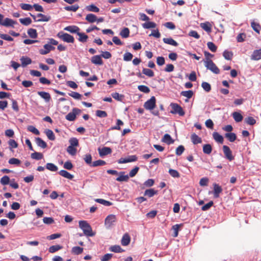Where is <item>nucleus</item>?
Wrapping results in <instances>:
<instances>
[{
  "mask_svg": "<svg viewBox=\"0 0 261 261\" xmlns=\"http://www.w3.org/2000/svg\"><path fill=\"white\" fill-rule=\"evenodd\" d=\"M79 227L83 231L85 236L88 237H93L95 235V233L92 231V227L86 221H80Z\"/></svg>",
  "mask_w": 261,
  "mask_h": 261,
  "instance_id": "nucleus-1",
  "label": "nucleus"
},
{
  "mask_svg": "<svg viewBox=\"0 0 261 261\" xmlns=\"http://www.w3.org/2000/svg\"><path fill=\"white\" fill-rule=\"evenodd\" d=\"M57 36L63 41L67 43H73L74 41V37L72 36L63 32H59Z\"/></svg>",
  "mask_w": 261,
  "mask_h": 261,
  "instance_id": "nucleus-2",
  "label": "nucleus"
},
{
  "mask_svg": "<svg viewBox=\"0 0 261 261\" xmlns=\"http://www.w3.org/2000/svg\"><path fill=\"white\" fill-rule=\"evenodd\" d=\"M116 221V217L114 215H108L105 221V225L106 227L108 229L110 228L112 226L114 225V223Z\"/></svg>",
  "mask_w": 261,
  "mask_h": 261,
  "instance_id": "nucleus-3",
  "label": "nucleus"
},
{
  "mask_svg": "<svg viewBox=\"0 0 261 261\" xmlns=\"http://www.w3.org/2000/svg\"><path fill=\"white\" fill-rule=\"evenodd\" d=\"M170 106L172 108L171 113L172 114H178L179 116H184L185 112L182 108L178 104L175 103H171Z\"/></svg>",
  "mask_w": 261,
  "mask_h": 261,
  "instance_id": "nucleus-4",
  "label": "nucleus"
},
{
  "mask_svg": "<svg viewBox=\"0 0 261 261\" xmlns=\"http://www.w3.org/2000/svg\"><path fill=\"white\" fill-rule=\"evenodd\" d=\"M205 67L215 74H219L220 70L213 61H209L204 63Z\"/></svg>",
  "mask_w": 261,
  "mask_h": 261,
  "instance_id": "nucleus-5",
  "label": "nucleus"
},
{
  "mask_svg": "<svg viewBox=\"0 0 261 261\" xmlns=\"http://www.w3.org/2000/svg\"><path fill=\"white\" fill-rule=\"evenodd\" d=\"M156 99L154 96H152L147 100L144 105V107L148 110H152L156 106Z\"/></svg>",
  "mask_w": 261,
  "mask_h": 261,
  "instance_id": "nucleus-6",
  "label": "nucleus"
},
{
  "mask_svg": "<svg viewBox=\"0 0 261 261\" xmlns=\"http://www.w3.org/2000/svg\"><path fill=\"white\" fill-rule=\"evenodd\" d=\"M222 149L226 159L229 161H231L234 160V156L232 155V151L228 146L223 145Z\"/></svg>",
  "mask_w": 261,
  "mask_h": 261,
  "instance_id": "nucleus-7",
  "label": "nucleus"
},
{
  "mask_svg": "<svg viewBox=\"0 0 261 261\" xmlns=\"http://www.w3.org/2000/svg\"><path fill=\"white\" fill-rule=\"evenodd\" d=\"M99 154L100 156H103L111 153L112 149L108 147H103L102 148L98 149Z\"/></svg>",
  "mask_w": 261,
  "mask_h": 261,
  "instance_id": "nucleus-8",
  "label": "nucleus"
},
{
  "mask_svg": "<svg viewBox=\"0 0 261 261\" xmlns=\"http://www.w3.org/2000/svg\"><path fill=\"white\" fill-rule=\"evenodd\" d=\"M91 62L97 65H101L103 64V61L101 59L100 55H95L93 56L91 59Z\"/></svg>",
  "mask_w": 261,
  "mask_h": 261,
  "instance_id": "nucleus-9",
  "label": "nucleus"
},
{
  "mask_svg": "<svg viewBox=\"0 0 261 261\" xmlns=\"http://www.w3.org/2000/svg\"><path fill=\"white\" fill-rule=\"evenodd\" d=\"M214 186V196L215 198H218L219 194L222 192V189L219 185L215 183Z\"/></svg>",
  "mask_w": 261,
  "mask_h": 261,
  "instance_id": "nucleus-10",
  "label": "nucleus"
},
{
  "mask_svg": "<svg viewBox=\"0 0 261 261\" xmlns=\"http://www.w3.org/2000/svg\"><path fill=\"white\" fill-rule=\"evenodd\" d=\"M16 24H17V22L16 21L9 18H6L4 20L3 26L14 28V25Z\"/></svg>",
  "mask_w": 261,
  "mask_h": 261,
  "instance_id": "nucleus-11",
  "label": "nucleus"
},
{
  "mask_svg": "<svg viewBox=\"0 0 261 261\" xmlns=\"http://www.w3.org/2000/svg\"><path fill=\"white\" fill-rule=\"evenodd\" d=\"M37 94L43 99L45 101L48 102L51 99L50 95L49 93L44 91H38Z\"/></svg>",
  "mask_w": 261,
  "mask_h": 261,
  "instance_id": "nucleus-12",
  "label": "nucleus"
},
{
  "mask_svg": "<svg viewBox=\"0 0 261 261\" xmlns=\"http://www.w3.org/2000/svg\"><path fill=\"white\" fill-rule=\"evenodd\" d=\"M20 60L21 61V65L22 67H25L27 65L31 64L32 60L26 56H22L20 58Z\"/></svg>",
  "mask_w": 261,
  "mask_h": 261,
  "instance_id": "nucleus-13",
  "label": "nucleus"
},
{
  "mask_svg": "<svg viewBox=\"0 0 261 261\" xmlns=\"http://www.w3.org/2000/svg\"><path fill=\"white\" fill-rule=\"evenodd\" d=\"M64 30L71 33H76L77 35L80 31V29L76 25L67 26L65 27Z\"/></svg>",
  "mask_w": 261,
  "mask_h": 261,
  "instance_id": "nucleus-14",
  "label": "nucleus"
},
{
  "mask_svg": "<svg viewBox=\"0 0 261 261\" xmlns=\"http://www.w3.org/2000/svg\"><path fill=\"white\" fill-rule=\"evenodd\" d=\"M251 59L252 60H258L261 59V48L253 51L251 56Z\"/></svg>",
  "mask_w": 261,
  "mask_h": 261,
  "instance_id": "nucleus-15",
  "label": "nucleus"
},
{
  "mask_svg": "<svg viewBox=\"0 0 261 261\" xmlns=\"http://www.w3.org/2000/svg\"><path fill=\"white\" fill-rule=\"evenodd\" d=\"M130 241V238L129 236L127 233H125L122 237L121 243L122 245L127 246L129 244Z\"/></svg>",
  "mask_w": 261,
  "mask_h": 261,
  "instance_id": "nucleus-16",
  "label": "nucleus"
},
{
  "mask_svg": "<svg viewBox=\"0 0 261 261\" xmlns=\"http://www.w3.org/2000/svg\"><path fill=\"white\" fill-rule=\"evenodd\" d=\"M191 141L194 144H197L201 143L202 139L196 134L194 133L191 135Z\"/></svg>",
  "mask_w": 261,
  "mask_h": 261,
  "instance_id": "nucleus-17",
  "label": "nucleus"
},
{
  "mask_svg": "<svg viewBox=\"0 0 261 261\" xmlns=\"http://www.w3.org/2000/svg\"><path fill=\"white\" fill-rule=\"evenodd\" d=\"M163 41L165 43L170 44L174 46H177L178 45V43L172 38H163Z\"/></svg>",
  "mask_w": 261,
  "mask_h": 261,
  "instance_id": "nucleus-18",
  "label": "nucleus"
},
{
  "mask_svg": "<svg viewBox=\"0 0 261 261\" xmlns=\"http://www.w3.org/2000/svg\"><path fill=\"white\" fill-rule=\"evenodd\" d=\"M213 137L214 139L218 143H223L224 141V138L217 132H214L213 134Z\"/></svg>",
  "mask_w": 261,
  "mask_h": 261,
  "instance_id": "nucleus-19",
  "label": "nucleus"
},
{
  "mask_svg": "<svg viewBox=\"0 0 261 261\" xmlns=\"http://www.w3.org/2000/svg\"><path fill=\"white\" fill-rule=\"evenodd\" d=\"M59 174L65 177V178H66L68 179H72L74 176L72 174H71L70 173H69L68 172H67V171L66 170H60L59 172Z\"/></svg>",
  "mask_w": 261,
  "mask_h": 261,
  "instance_id": "nucleus-20",
  "label": "nucleus"
},
{
  "mask_svg": "<svg viewBox=\"0 0 261 261\" xmlns=\"http://www.w3.org/2000/svg\"><path fill=\"white\" fill-rule=\"evenodd\" d=\"M124 172H120L119 173V176L116 178V180L118 181H127L129 179V176L128 175H124Z\"/></svg>",
  "mask_w": 261,
  "mask_h": 261,
  "instance_id": "nucleus-21",
  "label": "nucleus"
},
{
  "mask_svg": "<svg viewBox=\"0 0 261 261\" xmlns=\"http://www.w3.org/2000/svg\"><path fill=\"white\" fill-rule=\"evenodd\" d=\"M162 141L169 145L174 143V140L172 139L170 135L168 134H165L163 139Z\"/></svg>",
  "mask_w": 261,
  "mask_h": 261,
  "instance_id": "nucleus-22",
  "label": "nucleus"
},
{
  "mask_svg": "<svg viewBox=\"0 0 261 261\" xmlns=\"http://www.w3.org/2000/svg\"><path fill=\"white\" fill-rule=\"evenodd\" d=\"M37 21H48L50 19V17L45 15L41 13L37 14Z\"/></svg>",
  "mask_w": 261,
  "mask_h": 261,
  "instance_id": "nucleus-23",
  "label": "nucleus"
},
{
  "mask_svg": "<svg viewBox=\"0 0 261 261\" xmlns=\"http://www.w3.org/2000/svg\"><path fill=\"white\" fill-rule=\"evenodd\" d=\"M233 119L237 122H240L242 121L243 117L241 113L237 112H234L232 114Z\"/></svg>",
  "mask_w": 261,
  "mask_h": 261,
  "instance_id": "nucleus-24",
  "label": "nucleus"
},
{
  "mask_svg": "<svg viewBox=\"0 0 261 261\" xmlns=\"http://www.w3.org/2000/svg\"><path fill=\"white\" fill-rule=\"evenodd\" d=\"M158 191L154 190L153 189H149L145 191L144 195L147 196L148 197H152L154 195L157 194Z\"/></svg>",
  "mask_w": 261,
  "mask_h": 261,
  "instance_id": "nucleus-25",
  "label": "nucleus"
},
{
  "mask_svg": "<svg viewBox=\"0 0 261 261\" xmlns=\"http://www.w3.org/2000/svg\"><path fill=\"white\" fill-rule=\"evenodd\" d=\"M226 138L228 139L230 142H234L237 139L236 135L233 133H228L225 135Z\"/></svg>",
  "mask_w": 261,
  "mask_h": 261,
  "instance_id": "nucleus-26",
  "label": "nucleus"
},
{
  "mask_svg": "<svg viewBox=\"0 0 261 261\" xmlns=\"http://www.w3.org/2000/svg\"><path fill=\"white\" fill-rule=\"evenodd\" d=\"M27 33L30 37L31 38L36 39L37 38L38 34L37 33L36 30L31 28L28 30Z\"/></svg>",
  "mask_w": 261,
  "mask_h": 261,
  "instance_id": "nucleus-27",
  "label": "nucleus"
},
{
  "mask_svg": "<svg viewBox=\"0 0 261 261\" xmlns=\"http://www.w3.org/2000/svg\"><path fill=\"white\" fill-rule=\"evenodd\" d=\"M36 143L37 145L41 147L42 148H45L47 147V144L45 141H44L42 139L40 138H36Z\"/></svg>",
  "mask_w": 261,
  "mask_h": 261,
  "instance_id": "nucleus-28",
  "label": "nucleus"
},
{
  "mask_svg": "<svg viewBox=\"0 0 261 261\" xmlns=\"http://www.w3.org/2000/svg\"><path fill=\"white\" fill-rule=\"evenodd\" d=\"M86 20L90 23H93L96 21L97 17L95 15L90 13L87 15Z\"/></svg>",
  "mask_w": 261,
  "mask_h": 261,
  "instance_id": "nucleus-29",
  "label": "nucleus"
},
{
  "mask_svg": "<svg viewBox=\"0 0 261 261\" xmlns=\"http://www.w3.org/2000/svg\"><path fill=\"white\" fill-rule=\"evenodd\" d=\"M142 73L149 77H152L154 75V72L149 68H143Z\"/></svg>",
  "mask_w": 261,
  "mask_h": 261,
  "instance_id": "nucleus-30",
  "label": "nucleus"
},
{
  "mask_svg": "<svg viewBox=\"0 0 261 261\" xmlns=\"http://www.w3.org/2000/svg\"><path fill=\"white\" fill-rule=\"evenodd\" d=\"M200 27L208 33H210L212 31L211 25L209 22L201 23Z\"/></svg>",
  "mask_w": 261,
  "mask_h": 261,
  "instance_id": "nucleus-31",
  "label": "nucleus"
},
{
  "mask_svg": "<svg viewBox=\"0 0 261 261\" xmlns=\"http://www.w3.org/2000/svg\"><path fill=\"white\" fill-rule=\"evenodd\" d=\"M111 95L113 98L119 101H122L124 98V96L123 95L120 94L117 92L112 93Z\"/></svg>",
  "mask_w": 261,
  "mask_h": 261,
  "instance_id": "nucleus-32",
  "label": "nucleus"
},
{
  "mask_svg": "<svg viewBox=\"0 0 261 261\" xmlns=\"http://www.w3.org/2000/svg\"><path fill=\"white\" fill-rule=\"evenodd\" d=\"M212 151V147L211 144H204L203 146V151L204 153L210 154L211 153Z\"/></svg>",
  "mask_w": 261,
  "mask_h": 261,
  "instance_id": "nucleus-33",
  "label": "nucleus"
},
{
  "mask_svg": "<svg viewBox=\"0 0 261 261\" xmlns=\"http://www.w3.org/2000/svg\"><path fill=\"white\" fill-rule=\"evenodd\" d=\"M110 250L116 253H120L124 251L119 245H113L110 248Z\"/></svg>",
  "mask_w": 261,
  "mask_h": 261,
  "instance_id": "nucleus-34",
  "label": "nucleus"
},
{
  "mask_svg": "<svg viewBox=\"0 0 261 261\" xmlns=\"http://www.w3.org/2000/svg\"><path fill=\"white\" fill-rule=\"evenodd\" d=\"M45 133L49 140L51 141L55 140V136L51 130L49 129H46Z\"/></svg>",
  "mask_w": 261,
  "mask_h": 261,
  "instance_id": "nucleus-35",
  "label": "nucleus"
},
{
  "mask_svg": "<svg viewBox=\"0 0 261 261\" xmlns=\"http://www.w3.org/2000/svg\"><path fill=\"white\" fill-rule=\"evenodd\" d=\"M77 35L79 36V38L78 39L79 41L82 43H85L87 42V39L88 38L87 35L83 33H81L79 32L77 34Z\"/></svg>",
  "mask_w": 261,
  "mask_h": 261,
  "instance_id": "nucleus-36",
  "label": "nucleus"
},
{
  "mask_svg": "<svg viewBox=\"0 0 261 261\" xmlns=\"http://www.w3.org/2000/svg\"><path fill=\"white\" fill-rule=\"evenodd\" d=\"M46 168L49 171L55 172L58 169V167L53 163H47L46 165Z\"/></svg>",
  "mask_w": 261,
  "mask_h": 261,
  "instance_id": "nucleus-37",
  "label": "nucleus"
},
{
  "mask_svg": "<svg viewBox=\"0 0 261 261\" xmlns=\"http://www.w3.org/2000/svg\"><path fill=\"white\" fill-rule=\"evenodd\" d=\"M86 9L90 12H98L99 11V9L93 4L86 6Z\"/></svg>",
  "mask_w": 261,
  "mask_h": 261,
  "instance_id": "nucleus-38",
  "label": "nucleus"
},
{
  "mask_svg": "<svg viewBox=\"0 0 261 261\" xmlns=\"http://www.w3.org/2000/svg\"><path fill=\"white\" fill-rule=\"evenodd\" d=\"M83 251V248L79 246L73 247L72 248L71 252L73 254L79 255L81 254Z\"/></svg>",
  "mask_w": 261,
  "mask_h": 261,
  "instance_id": "nucleus-39",
  "label": "nucleus"
},
{
  "mask_svg": "<svg viewBox=\"0 0 261 261\" xmlns=\"http://www.w3.org/2000/svg\"><path fill=\"white\" fill-rule=\"evenodd\" d=\"M251 25L254 31H255L258 34L260 33L261 27L259 23L253 21L251 22Z\"/></svg>",
  "mask_w": 261,
  "mask_h": 261,
  "instance_id": "nucleus-40",
  "label": "nucleus"
},
{
  "mask_svg": "<svg viewBox=\"0 0 261 261\" xmlns=\"http://www.w3.org/2000/svg\"><path fill=\"white\" fill-rule=\"evenodd\" d=\"M223 56L226 60H231L233 56V53L232 51L225 50L223 53Z\"/></svg>",
  "mask_w": 261,
  "mask_h": 261,
  "instance_id": "nucleus-41",
  "label": "nucleus"
},
{
  "mask_svg": "<svg viewBox=\"0 0 261 261\" xmlns=\"http://www.w3.org/2000/svg\"><path fill=\"white\" fill-rule=\"evenodd\" d=\"M182 224H175L172 227V229L173 231V236L174 237H177L178 236L179 227Z\"/></svg>",
  "mask_w": 261,
  "mask_h": 261,
  "instance_id": "nucleus-42",
  "label": "nucleus"
},
{
  "mask_svg": "<svg viewBox=\"0 0 261 261\" xmlns=\"http://www.w3.org/2000/svg\"><path fill=\"white\" fill-rule=\"evenodd\" d=\"M31 156L33 159L39 160L42 159L43 158V155L42 153L35 152L31 154Z\"/></svg>",
  "mask_w": 261,
  "mask_h": 261,
  "instance_id": "nucleus-43",
  "label": "nucleus"
},
{
  "mask_svg": "<svg viewBox=\"0 0 261 261\" xmlns=\"http://www.w3.org/2000/svg\"><path fill=\"white\" fill-rule=\"evenodd\" d=\"M156 23L153 22L148 21L145 22L142 24L143 28L144 29H150V28H154L156 27Z\"/></svg>",
  "mask_w": 261,
  "mask_h": 261,
  "instance_id": "nucleus-44",
  "label": "nucleus"
},
{
  "mask_svg": "<svg viewBox=\"0 0 261 261\" xmlns=\"http://www.w3.org/2000/svg\"><path fill=\"white\" fill-rule=\"evenodd\" d=\"M120 35L124 38H127L129 35V30L127 28H124L120 33Z\"/></svg>",
  "mask_w": 261,
  "mask_h": 261,
  "instance_id": "nucleus-45",
  "label": "nucleus"
},
{
  "mask_svg": "<svg viewBox=\"0 0 261 261\" xmlns=\"http://www.w3.org/2000/svg\"><path fill=\"white\" fill-rule=\"evenodd\" d=\"M95 201L99 203L103 204L105 206H110L112 205V203L110 201L106 200L103 199H96Z\"/></svg>",
  "mask_w": 261,
  "mask_h": 261,
  "instance_id": "nucleus-46",
  "label": "nucleus"
},
{
  "mask_svg": "<svg viewBox=\"0 0 261 261\" xmlns=\"http://www.w3.org/2000/svg\"><path fill=\"white\" fill-rule=\"evenodd\" d=\"M79 8L78 5H74L72 6H68L65 7L64 9L66 11L75 12Z\"/></svg>",
  "mask_w": 261,
  "mask_h": 261,
  "instance_id": "nucleus-47",
  "label": "nucleus"
},
{
  "mask_svg": "<svg viewBox=\"0 0 261 261\" xmlns=\"http://www.w3.org/2000/svg\"><path fill=\"white\" fill-rule=\"evenodd\" d=\"M106 164V162L105 161L101 160H98L93 162L91 165L92 167H97L100 166H103Z\"/></svg>",
  "mask_w": 261,
  "mask_h": 261,
  "instance_id": "nucleus-48",
  "label": "nucleus"
},
{
  "mask_svg": "<svg viewBox=\"0 0 261 261\" xmlns=\"http://www.w3.org/2000/svg\"><path fill=\"white\" fill-rule=\"evenodd\" d=\"M19 20L21 24H22L24 25H26V26L29 25L32 22V20H31V18L29 17H27V18H20V19H19Z\"/></svg>",
  "mask_w": 261,
  "mask_h": 261,
  "instance_id": "nucleus-49",
  "label": "nucleus"
},
{
  "mask_svg": "<svg viewBox=\"0 0 261 261\" xmlns=\"http://www.w3.org/2000/svg\"><path fill=\"white\" fill-rule=\"evenodd\" d=\"M207 46L208 48L212 52L215 53L217 51V47L213 42H208Z\"/></svg>",
  "mask_w": 261,
  "mask_h": 261,
  "instance_id": "nucleus-50",
  "label": "nucleus"
},
{
  "mask_svg": "<svg viewBox=\"0 0 261 261\" xmlns=\"http://www.w3.org/2000/svg\"><path fill=\"white\" fill-rule=\"evenodd\" d=\"M182 96L187 97L188 99L191 98L193 95V92L192 90L182 91L180 93Z\"/></svg>",
  "mask_w": 261,
  "mask_h": 261,
  "instance_id": "nucleus-51",
  "label": "nucleus"
},
{
  "mask_svg": "<svg viewBox=\"0 0 261 261\" xmlns=\"http://www.w3.org/2000/svg\"><path fill=\"white\" fill-rule=\"evenodd\" d=\"M169 174L174 178H178L180 177V174L179 172L174 169H170L169 170Z\"/></svg>",
  "mask_w": 261,
  "mask_h": 261,
  "instance_id": "nucleus-52",
  "label": "nucleus"
},
{
  "mask_svg": "<svg viewBox=\"0 0 261 261\" xmlns=\"http://www.w3.org/2000/svg\"><path fill=\"white\" fill-rule=\"evenodd\" d=\"M204 55L205 56V59L203 60L204 63L209 61H212L211 59L214 57V55L210 54L207 51H204Z\"/></svg>",
  "mask_w": 261,
  "mask_h": 261,
  "instance_id": "nucleus-53",
  "label": "nucleus"
},
{
  "mask_svg": "<svg viewBox=\"0 0 261 261\" xmlns=\"http://www.w3.org/2000/svg\"><path fill=\"white\" fill-rule=\"evenodd\" d=\"M44 49H40L39 50V53L41 55H46L49 53V48L48 47V44H45L43 46Z\"/></svg>",
  "mask_w": 261,
  "mask_h": 261,
  "instance_id": "nucleus-54",
  "label": "nucleus"
},
{
  "mask_svg": "<svg viewBox=\"0 0 261 261\" xmlns=\"http://www.w3.org/2000/svg\"><path fill=\"white\" fill-rule=\"evenodd\" d=\"M62 248V246L59 245H53L50 246L49 248V252L50 253H54L59 250H60Z\"/></svg>",
  "mask_w": 261,
  "mask_h": 261,
  "instance_id": "nucleus-55",
  "label": "nucleus"
},
{
  "mask_svg": "<svg viewBox=\"0 0 261 261\" xmlns=\"http://www.w3.org/2000/svg\"><path fill=\"white\" fill-rule=\"evenodd\" d=\"M245 122L247 124L253 125L256 123V120L252 117H248L245 119Z\"/></svg>",
  "mask_w": 261,
  "mask_h": 261,
  "instance_id": "nucleus-56",
  "label": "nucleus"
},
{
  "mask_svg": "<svg viewBox=\"0 0 261 261\" xmlns=\"http://www.w3.org/2000/svg\"><path fill=\"white\" fill-rule=\"evenodd\" d=\"M138 89L139 91L145 93H148L150 92L149 88L145 85H139L138 87Z\"/></svg>",
  "mask_w": 261,
  "mask_h": 261,
  "instance_id": "nucleus-57",
  "label": "nucleus"
},
{
  "mask_svg": "<svg viewBox=\"0 0 261 261\" xmlns=\"http://www.w3.org/2000/svg\"><path fill=\"white\" fill-rule=\"evenodd\" d=\"M76 151H77L76 149L74 147H73L72 146H69L67 148V152L71 155H75V154L76 153Z\"/></svg>",
  "mask_w": 261,
  "mask_h": 261,
  "instance_id": "nucleus-58",
  "label": "nucleus"
},
{
  "mask_svg": "<svg viewBox=\"0 0 261 261\" xmlns=\"http://www.w3.org/2000/svg\"><path fill=\"white\" fill-rule=\"evenodd\" d=\"M201 87L204 90H205L206 92H208L211 90V85L205 82H202L201 84Z\"/></svg>",
  "mask_w": 261,
  "mask_h": 261,
  "instance_id": "nucleus-59",
  "label": "nucleus"
},
{
  "mask_svg": "<svg viewBox=\"0 0 261 261\" xmlns=\"http://www.w3.org/2000/svg\"><path fill=\"white\" fill-rule=\"evenodd\" d=\"M8 163L11 165H19L21 163L20 160L16 158H11L9 159Z\"/></svg>",
  "mask_w": 261,
  "mask_h": 261,
  "instance_id": "nucleus-60",
  "label": "nucleus"
},
{
  "mask_svg": "<svg viewBox=\"0 0 261 261\" xmlns=\"http://www.w3.org/2000/svg\"><path fill=\"white\" fill-rule=\"evenodd\" d=\"M9 181L10 178L7 175H5L3 177H2L0 180L1 184L3 185H7L9 184Z\"/></svg>",
  "mask_w": 261,
  "mask_h": 261,
  "instance_id": "nucleus-61",
  "label": "nucleus"
},
{
  "mask_svg": "<svg viewBox=\"0 0 261 261\" xmlns=\"http://www.w3.org/2000/svg\"><path fill=\"white\" fill-rule=\"evenodd\" d=\"M27 129L29 132H32L35 135H39L40 134L39 131L33 125L28 126Z\"/></svg>",
  "mask_w": 261,
  "mask_h": 261,
  "instance_id": "nucleus-62",
  "label": "nucleus"
},
{
  "mask_svg": "<svg viewBox=\"0 0 261 261\" xmlns=\"http://www.w3.org/2000/svg\"><path fill=\"white\" fill-rule=\"evenodd\" d=\"M20 6L24 10L31 11L33 9V6L30 4L22 3L20 5Z\"/></svg>",
  "mask_w": 261,
  "mask_h": 261,
  "instance_id": "nucleus-63",
  "label": "nucleus"
},
{
  "mask_svg": "<svg viewBox=\"0 0 261 261\" xmlns=\"http://www.w3.org/2000/svg\"><path fill=\"white\" fill-rule=\"evenodd\" d=\"M133 55L129 52L125 53L123 55V60L125 61H130L132 60Z\"/></svg>",
  "mask_w": 261,
  "mask_h": 261,
  "instance_id": "nucleus-64",
  "label": "nucleus"
}]
</instances>
